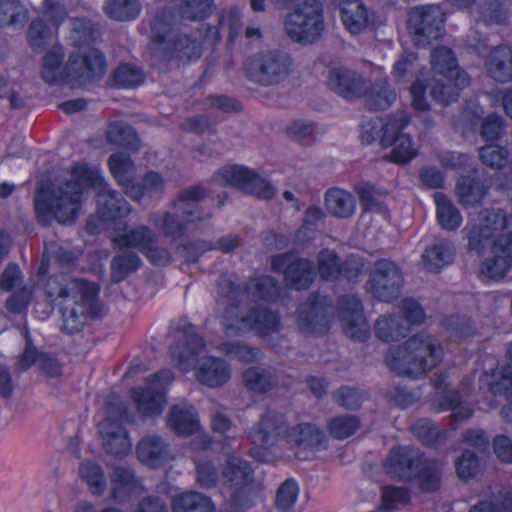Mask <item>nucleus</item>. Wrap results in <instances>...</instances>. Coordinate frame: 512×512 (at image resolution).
<instances>
[{
    "label": "nucleus",
    "instance_id": "obj_61",
    "mask_svg": "<svg viewBox=\"0 0 512 512\" xmlns=\"http://www.w3.org/2000/svg\"><path fill=\"white\" fill-rule=\"evenodd\" d=\"M298 486L293 480H286L278 489L276 505L279 510L287 511L296 502L298 497Z\"/></svg>",
    "mask_w": 512,
    "mask_h": 512
},
{
    "label": "nucleus",
    "instance_id": "obj_50",
    "mask_svg": "<svg viewBox=\"0 0 512 512\" xmlns=\"http://www.w3.org/2000/svg\"><path fill=\"white\" fill-rule=\"evenodd\" d=\"M204 196V189L200 186H193L182 190L179 193L178 199L175 202V208L181 212L189 222L200 221L203 218L195 215V211L187 206L190 203L197 202Z\"/></svg>",
    "mask_w": 512,
    "mask_h": 512
},
{
    "label": "nucleus",
    "instance_id": "obj_3",
    "mask_svg": "<svg viewBox=\"0 0 512 512\" xmlns=\"http://www.w3.org/2000/svg\"><path fill=\"white\" fill-rule=\"evenodd\" d=\"M45 290L50 299H62L61 329L68 334L81 331L89 317L99 318L106 312L99 299L100 288L93 282L54 275Z\"/></svg>",
    "mask_w": 512,
    "mask_h": 512
},
{
    "label": "nucleus",
    "instance_id": "obj_49",
    "mask_svg": "<svg viewBox=\"0 0 512 512\" xmlns=\"http://www.w3.org/2000/svg\"><path fill=\"white\" fill-rule=\"evenodd\" d=\"M27 20L28 11L19 1L0 0V26H22Z\"/></svg>",
    "mask_w": 512,
    "mask_h": 512
},
{
    "label": "nucleus",
    "instance_id": "obj_37",
    "mask_svg": "<svg viewBox=\"0 0 512 512\" xmlns=\"http://www.w3.org/2000/svg\"><path fill=\"white\" fill-rule=\"evenodd\" d=\"M212 500L199 492H185L176 495L172 500L173 512H214Z\"/></svg>",
    "mask_w": 512,
    "mask_h": 512
},
{
    "label": "nucleus",
    "instance_id": "obj_54",
    "mask_svg": "<svg viewBox=\"0 0 512 512\" xmlns=\"http://www.w3.org/2000/svg\"><path fill=\"white\" fill-rule=\"evenodd\" d=\"M194 462L196 466L197 481L201 487H214L218 481L217 471L212 462L207 459L204 453L195 455Z\"/></svg>",
    "mask_w": 512,
    "mask_h": 512
},
{
    "label": "nucleus",
    "instance_id": "obj_46",
    "mask_svg": "<svg viewBox=\"0 0 512 512\" xmlns=\"http://www.w3.org/2000/svg\"><path fill=\"white\" fill-rule=\"evenodd\" d=\"M107 140L130 150L138 149V137L135 130L122 122L111 123L106 132Z\"/></svg>",
    "mask_w": 512,
    "mask_h": 512
},
{
    "label": "nucleus",
    "instance_id": "obj_8",
    "mask_svg": "<svg viewBox=\"0 0 512 512\" xmlns=\"http://www.w3.org/2000/svg\"><path fill=\"white\" fill-rule=\"evenodd\" d=\"M443 358L440 342L429 334L419 333L398 346L390 347L384 357L390 370L399 375L421 378Z\"/></svg>",
    "mask_w": 512,
    "mask_h": 512
},
{
    "label": "nucleus",
    "instance_id": "obj_45",
    "mask_svg": "<svg viewBox=\"0 0 512 512\" xmlns=\"http://www.w3.org/2000/svg\"><path fill=\"white\" fill-rule=\"evenodd\" d=\"M79 473L92 494L101 495L106 490L107 481L103 469L99 464L92 461H85L81 464Z\"/></svg>",
    "mask_w": 512,
    "mask_h": 512
},
{
    "label": "nucleus",
    "instance_id": "obj_22",
    "mask_svg": "<svg viewBox=\"0 0 512 512\" xmlns=\"http://www.w3.org/2000/svg\"><path fill=\"white\" fill-rule=\"evenodd\" d=\"M367 80V77L355 70L334 67L328 72L327 85L338 96L346 100H357L365 94Z\"/></svg>",
    "mask_w": 512,
    "mask_h": 512
},
{
    "label": "nucleus",
    "instance_id": "obj_47",
    "mask_svg": "<svg viewBox=\"0 0 512 512\" xmlns=\"http://www.w3.org/2000/svg\"><path fill=\"white\" fill-rule=\"evenodd\" d=\"M97 31L94 29L90 21L84 19H72L70 22V32L68 39L74 46H78L79 50H86L82 46L89 45L96 39ZM90 47H87L89 49Z\"/></svg>",
    "mask_w": 512,
    "mask_h": 512
},
{
    "label": "nucleus",
    "instance_id": "obj_6",
    "mask_svg": "<svg viewBox=\"0 0 512 512\" xmlns=\"http://www.w3.org/2000/svg\"><path fill=\"white\" fill-rule=\"evenodd\" d=\"M213 9L211 0H185L179 15L170 9L158 12L151 24V38L160 48L178 57H199L195 39L180 33L184 20L197 21L207 18Z\"/></svg>",
    "mask_w": 512,
    "mask_h": 512
},
{
    "label": "nucleus",
    "instance_id": "obj_13",
    "mask_svg": "<svg viewBox=\"0 0 512 512\" xmlns=\"http://www.w3.org/2000/svg\"><path fill=\"white\" fill-rule=\"evenodd\" d=\"M287 35L296 42L312 43L324 31V10L319 0H305L284 21Z\"/></svg>",
    "mask_w": 512,
    "mask_h": 512
},
{
    "label": "nucleus",
    "instance_id": "obj_48",
    "mask_svg": "<svg viewBox=\"0 0 512 512\" xmlns=\"http://www.w3.org/2000/svg\"><path fill=\"white\" fill-rule=\"evenodd\" d=\"M317 269L320 277L326 281H335L341 274V263L338 255L329 249H323L317 256Z\"/></svg>",
    "mask_w": 512,
    "mask_h": 512
},
{
    "label": "nucleus",
    "instance_id": "obj_5",
    "mask_svg": "<svg viewBox=\"0 0 512 512\" xmlns=\"http://www.w3.org/2000/svg\"><path fill=\"white\" fill-rule=\"evenodd\" d=\"M64 47L56 43L43 56L40 76L50 85L81 86L100 79L106 68L104 55L96 48L78 50L65 61Z\"/></svg>",
    "mask_w": 512,
    "mask_h": 512
},
{
    "label": "nucleus",
    "instance_id": "obj_30",
    "mask_svg": "<svg viewBox=\"0 0 512 512\" xmlns=\"http://www.w3.org/2000/svg\"><path fill=\"white\" fill-rule=\"evenodd\" d=\"M507 353L510 361L508 367L491 373H484L481 377V383L486 385L494 396H504L507 402L510 403L512 400V342L508 346Z\"/></svg>",
    "mask_w": 512,
    "mask_h": 512
},
{
    "label": "nucleus",
    "instance_id": "obj_28",
    "mask_svg": "<svg viewBox=\"0 0 512 512\" xmlns=\"http://www.w3.org/2000/svg\"><path fill=\"white\" fill-rule=\"evenodd\" d=\"M490 78L500 83L512 81V47L499 45L490 51L485 60Z\"/></svg>",
    "mask_w": 512,
    "mask_h": 512
},
{
    "label": "nucleus",
    "instance_id": "obj_42",
    "mask_svg": "<svg viewBox=\"0 0 512 512\" xmlns=\"http://www.w3.org/2000/svg\"><path fill=\"white\" fill-rule=\"evenodd\" d=\"M440 410H451L452 419L456 423H460L472 416L473 409L466 402L460 400L457 391H444L438 399Z\"/></svg>",
    "mask_w": 512,
    "mask_h": 512
},
{
    "label": "nucleus",
    "instance_id": "obj_11",
    "mask_svg": "<svg viewBox=\"0 0 512 512\" xmlns=\"http://www.w3.org/2000/svg\"><path fill=\"white\" fill-rule=\"evenodd\" d=\"M292 59L280 50H263L249 56L244 75L252 83L268 87L284 81L292 72Z\"/></svg>",
    "mask_w": 512,
    "mask_h": 512
},
{
    "label": "nucleus",
    "instance_id": "obj_10",
    "mask_svg": "<svg viewBox=\"0 0 512 512\" xmlns=\"http://www.w3.org/2000/svg\"><path fill=\"white\" fill-rule=\"evenodd\" d=\"M389 473L403 480L416 478L424 491H434L439 488L441 472L439 465L425 459L423 455L409 448L392 449L387 459Z\"/></svg>",
    "mask_w": 512,
    "mask_h": 512
},
{
    "label": "nucleus",
    "instance_id": "obj_29",
    "mask_svg": "<svg viewBox=\"0 0 512 512\" xmlns=\"http://www.w3.org/2000/svg\"><path fill=\"white\" fill-rule=\"evenodd\" d=\"M136 452L139 460L150 467H157L170 457L168 444L157 435L143 437Z\"/></svg>",
    "mask_w": 512,
    "mask_h": 512
},
{
    "label": "nucleus",
    "instance_id": "obj_1",
    "mask_svg": "<svg viewBox=\"0 0 512 512\" xmlns=\"http://www.w3.org/2000/svg\"><path fill=\"white\" fill-rule=\"evenodd\" d=\"M510 226L512 214L501 208H485L470 219L464 229L469 250L483 254L490 248L491 256L481 266V274L489 279L504 277L512 265V233L494 239L498 231Z\"/></svg>",
    "mask_w": 512,
    "mask_h": 512
},
{
    "label": "nucleus",
    "instance_id": "obj_17",
    "mask_svg": "<svg viewBox=\"0 0 512 512\" xmlns=\"http://www.w3.org/2000/svg\"><path fill=\"white\" fill-rule=\"evenodd\" d=\"M279 317L266 308L252 307L249 314L243 315V309L238 307L226 309V330H254L261 336H268L279 331Z\"/></svg>",
    "mask_w": 512,
    "mask_h": 512
},
{
    "label": "nucleus",
    "instance_id": "obj_56",
    "mask_svg": "<svg viewBox=\"0 0 512 512\" xmlns=\"http://www.w3.org/2000/svg\"><path fill=\"white\" fill-rule=\"evenodd\" d=\"M479 156L483 164L493 169L503 168L508 160L509 151L507 148L499 145H486L479 151Z\"/></svg>",
    "mask_w": 512,
    "mask_h": 512
},
{
    "label": "nucleus",
    "instance_id": "obj_39",
    "mask_svg": "<svg viewBox=\"0 0 512 512\" xmlns=\"http://www.w3.org/2000/svg\"><path fill=\"white\" fill-rule=\"evenodd\" d=\"M437 220L440 226L448 231L458 229L463 221L458 208L444 194L436 192L434 195Z\"/></svg>",
    "mask_w": 512,
    "mask_h": 512
},
{
    "label": "nucleus",
    "instance_id": "obj_35",
    "mask_svg": "<svg viewBox=\"0 0 512 512\" xmlns=\"http://www.w3.org/2000/svg\"><path fill=\"white\" fill-rule=\"evenodd\" d=\"M111 483L112 497L119 502L125 501L128 496L136 493L140 488L139 482L133 472L124 466L114 468Z\"/></svg>",
    "mask_w": 512,
    "mask_h": 512
},
{
    "label": "nucleus",
    "instance_id": "obj_23",
    "mask_svg": "<svg viewBox=\"0 0 512 512\" xmlns=\"http://www.w3.org/2000/svg\"><path fill=\"white\" fill-rule=\"evenodd\" d=\"M107 417L99 424V433L102 438L105 451L116 457H124L131 450V441L121 421L125 418L126 411L120 408V417L114 419L112 411L108 410Z\"/></svg>",
    "mask_w": 512,
    "mask_h": 512
},
{
    "label": "nucleus",
    "instance_id": "obj_34",
    "mask_svg": "<svg viewBox=\"0 0 512 512\" xmlns=\"http://www.w3.org/2000/svg\"><path fill=\"white\" fill-rule=\"evenodd\" d=\"M325 207L335 217L349 218L355 212L356 201L349 192L332 188L325 194Z\"/></svg>",
    "mask_w": 512,
    "mask_h": 512
},
{
    "label": "nucleus",
    "instance_id": "obj_64",
    "mask_svg": "<svg viewBox=\"0 0 512 512\" xmlns=\"http://www.w3.org/2000/svg\"><path fill=\"white\" fill-rule=\"evenodd\" d=\"M417 55L413 52H403L394 63L392 75L397 82L405 79L407 74L417 67Z\"/></svg>",
    "mask_w": 512,
    "mask_h": 512
},
{
    "label": "nucleus",
    "instance_id": "obj_59",
    "mask_svg": "<svg viewBox=\"0 0 512 512\" xmlns=\"http://www.w3.org/2000/svg\"><path fill=\"white\" fill-rule=\"evenodd\" d=\"M246 386L253 391L264 392L272 386L271 376L263 369L252 367L243 374Z\"/></svg>",
    "mask_w": 512,
    "mask_h": 512
},
{
    "label": "nucleus",
    "instance_id": "obj_19",
    "mask_svg": "<svg viewBox=\"0 0 512 512\" xmlns=\"http://www.w3.org/2000/svg\"><path fill=\"white\" fill-rule=\"evenodd\" d=\"M402 285V273L394 262L386 259L375 262L368 281V289L374 297L391 302L399 297Z\"/></svg>",
    "mask_w": 512,
    "mask_h": 512
},
{
    "label": "nucleus",
    "instance_id": "obj_32",
    "mask_svg": "<svg viewBox=\"0 0 512 512\" xmlns=\"http://www.w3.org/2000/svg\"><path fill=\"white\" fill-rule=\"evenodd\" d=\"M490 187L491 184H485L478 178L462 177L457 183L456 194L464 207H475L482 204Z\"/></svg>",
    "mask_w": 512,
    "mask_h": 512
},
{
    "label": "nucleus",
    "instance_id": "obj_26",
    "mask_svg": "<svg viewBox=\"0 0 512 512\" xmlns=\"http://www.w3.org/2000/svg\"><path fill=\"white\" fill-rule=\"evenodd\" d=\"M361 99H364L366 105L373 110H385L396 101L397 94L382 67L371 65L366 92Z\"/></svg>",
    "mask_w": 512,
    "mask_h": 512
},
{
    "label": "nucleus",
    "instance_id": "obj_20",
    "mask_svg": "<svg viewBox=\"0 0 512 512\" xmlns=\"http://www.w3.org/2000/svg\"><path fill=\"white\" fill-rule=\"evenodd\" d=\"M271 268L284 275L286 284L294 289H307L314 282L316 272L313 263L308 259L297 257L293 253L273 256Z\"/></svg>",
    "mask_w": 512,
    "mask_h": 512
},
{
    "label": "nucleus",
    "instance_id": "obj_31",
    "mask_svg": "<svg viewBox=\"0 0 512 512\" xmlns=\"http://www.w3.org/2000/svg\"><path fill=\"white\" fill-rule=\"evenodd\" d=\"M454 254V247L449 240L436 239L422 254L423 267L428 271L438 272L453 262Z\"/></svg>",
    "mask_w": 512,
    "mask_h": 512
},
{
    "label": "nucleus",
    "instance_id": "obj_4",
    "mask_svg": "<svg viewBox=\"0 0 512 512\" xmlns=\"http://www.w3.org/2000/svg\"><path fill=\"white\" fill-rule=\"evenodd\" d=\"M252 443L267 449H298L293 456L300 458V451H319L326 448V437L315 425L301 423L288 425L284 416L276 412H267L249 431Z\"/></svg>",
    "mask_w": 512,
    "mask_h": 512
},
{
    "label": "nucleus",
    "instance_id": "obj_58",
    "mask_svg": "<svg viewBox=\"0 0 512 512\" xmlns=\"http://www.w3.org/2000/svg\"><path fill=\"white\" fill-rule=\"evenodd\" d=\"M143 80L144 76L141 70L133 65H121L114 72V82L119 87L138 86Z\"/></svg>",
    "mask_w": 512,
    "mask_h": 512
},
{
    "label": "nucleus",
    "instance_id": "obj_25",
    "mask_svg": "<svg viewBox=\"0 0 512 512\" xmlns=\"http://www.w3.org/2000/svg\"><path fill=\"white\" fill-rule=\"evenodd\" d=\"M329 307L324 299L313 296L302 303L296 314L298 329L305 335H316L326 332L329 328Z\"/></svg>",
    "mask_w": 512,
    "mask_h": 512
},
{
    "label": "nucleus",
    "instance_id": "obj_63",
    "mask_svg": "<svg viewBox=\"0 0 512 512\" xmlns=\"http://www.w3.org/2000/svg\"><path fill=\"white\" fill-rule=\"evenodd\" d=\"M383 504L379 511H391L396 505L404 504L409 500V493L406 489L399 487H385L382 492Z\"/></svg>",
    "mask_w": 512,
    "mask_h": 512
},
{
    "label": "nucleus",
    "instance_id": "obj_14",
    "mask_svg": "<svg viewBox=\"0 0 512 512\" xmlns=\"http://www.w3.org/2000/svg\"><path fill=\"white\" fill-rule=\"evenodd\" d=\"M112 243L119 249H135L142 253L147 260L159 266H165L172 261L171 254L157 245V234L146 225L123 227L115 231Z\"/></svg>",
    "mask_w": 512,
    "mask_h": 512
},
{
    "label": "nucleus",
    "instance_id": "obj_18",
    "mask_svg": "<svg viewBox=\"0 0 512 512\" xmlns=\"http://www.w3.org/2000/svg\"><path fill=\"white\" fill-rule=\"evenodd\" d=\"M444 13L437 5L418 6L409 13L408 27L414 41L419 46H426L442 34Z\"/></svg>",
    "mask_w": 512,
    "mask_h": 512
},
{
    "label": "nucleus",
    "instance_id": "obj_33",
    "mask_svg": "<svg viewBox=\"0 0 512 512\" xmlns=\"http://www.w3.org/2000/svg\"><path fill=\"white\" fill-rule=\"evenodd\" d=\"M108 166L117 184L128 195V190L135 184L136 168L132 159L126 153H114L108 159Z\"/></svg>",
    "mask_w": 512,
    "mask_h": 512
},
{
    "label": "nucleus",
    "instance_id": "obj_43",
    "mask_svg": "<svg viewBox=\"0 0 512 512\" xmlns=\"http://www.w3.org/2000/svg\"><path fill=\"white\" fill-rule=\"evenodd\" d=\"M104 10L113 20L130 21L139 15L141 4L138 0H106Z\"/></svg>",
    "mask_w": 512,
    "mask_h": 512
},
{
    "label": "nucleus",
    "instance_id": "obj_60",
    "mask_svg": "<svg viewBox=\"0 0 512 512\" xmlns=\"http://www.w3.org/2000/svg\"><path fill=\"white\" fill-rule=\"evenodd\" d=\"M412 433L425 444H435L442 437V432L429 419H420L412 427Z\"/></svg>",
    "mask_w": 512,
    "mask_h": 512
},
{
    "label": "nucleus",
    "instance_id": "obj_52",
    "mask_svg": "<svg viewBox=\"0 0 512 512\" xmlns=\"http://www.w3.org/2000/svg\"><path fill=\"white\" fill-rule=\"evenodd\" d=\"M156 226H158L163 234L172 239L181 237L185 231L187 218L182 214H173L171 212H164L161 216L154 220Z\"/></svg>",
    "mask_w": 512,
    "mask_h": 512
},
{
    "label": "nucleus",
    "instance_id": "obj_15",
    "mask_svg": "<svg viewBox=\"0 0 512 512\" xmlns=\"http://www.w3.org/2000/svg\"><path fill=\"white\" fill-rule=\"evenodd\" d=\"M79 172L90 182L91 188L96 192L98 213L104 220L123 218L131 212L129 203L118 191L110 187L98 166L96 168L78 167L75 173Z\"/></svg>",
    "mask_w": 512,
    "mask_h": 512
},
{
    "label": "nucleus",
    "instance_id": "obj_62",
    "mask_svg": "<svg viewBox=\"0 0 512 512\" xmlns=\"http://www.w3.org/2000/svg\"><path fill=\"white\" fill-rule=\"evenodd\" d=\"M244 191L262 199H271L275 194L273 186L255 172L252 173Z\"/></svg>",
    "mask_w": 512,
    "mask_h": 512
},
{
    "label": "nucleus",
    "instance_id": "obj_24",
    "mask_svg": "<svg viewBox=\"0 0 512 512\" xmlns=\"http://www.w3.org/2000/svg\"><path fill=\"white\" fill-rule=\"evenodd\" d=\"M338 309L344 333L356 341L367 340L370 327L362 313L360 300L355 296H342Z\"/></svg>",
    "mask_w": 512,
    "mask_h": 512
},
{
    "label": "nucleus",
    "instance_id": "obj_12",
    "mask_svg": "<svg viewBox=\"0 0 512 512\" xmlns=\"http://www.w3.org/2000/svg\"><path fill=\"white\" fill-rule=\"evenodd\" d=\"M258 492L250 465L235 455L226 458V495L229 505L235 511H242L252 506Z\"/></svg>",
    "mask_w": 512,
    "mask_h": 512
},
{
    "label": "nucleus",
    "instance_id": "obj_41",
    "mask_svg": "<svg viewBox=\"0 0 512 512\" xmlns=\"http://www.w3.org/2000/svg\"><path fill=\"white\" fill-rule=\"evenodd\" d=\"M166 182L161 174L155 171H148L139 184H134L128 190V196L133 200H140L145 195L154 196L163 193Z\"/></svg>",
    "mask_w": 512,
    "mask_h": 512
},
{
    "label": "nucleus",
    "instance_id": "obj_57",
    "mask_svg": "<svg viewBox=\"0 0 512 512\" xmlns=\"http://www.w3.org/2000/svg\"><path fill=\"white\" fill-rule=\"evenodd\" d=\"M395 117H389L385 120L381 118H374L365 120L361 124L360 139L364 144H371L372 142L379 140L382 135L385 134V130L388 126V121Z\"/></svg>",
    "mask_w": 512,
    "mask_h": 512
},
{
    "label": "nucleus",
    "instance_id": "obj_53",
    "mask_svg": "<svg viewBox=\"0 0 512 512\" xmlns=\"http://www.w3.org/2000/svg\"><path fill=\"white\" fill-rule=\"evenodd\" d=\"M51 39L52 32L42 18H36L30 23L27 41L32 50H43Z\"/></svg>",
    "mask_w": 512,
    "mask_h": 512
},
{
    "label": "nucleus",
    "instance_id": "obj_36",
    "mask_svg": "<svg viewBox=\"0 0 512 512\" xmlns=\"http://www.w3.org/2000/svg\"><path fill=\"white\" fill-rule=\"evenodd\" d=\"M168 423L179 435H191L199 428V422L193 407L187 405L173 406Z\"/></svg>",
    "mask_w": 512,
    "mask_h": 512
},
{
    "label": "nucleus",
    "instance_id": "obj_44",
    "mask_svg": "<svg viewBox=\"0 0 512 512\" xmlns=\"http://www.w3.org/2000/svg\"><path fill=\"white\" fill-rule=\"evenodd\" d=\"M142 261L135 253H123L115 256L110 265V276L114 283L123 281L130 273L135 272L141 266Z\"/></svg>",
    "mask_w": 512,
    "mask_h": 512
},
{
    "label": "nucleus",
    "instance_id": "obj_27",
    "mask_svg": "<svg viewBox=\"0 0 512 512\" xmlns=\"http://www.w3.org/2000/svg\"><path fill=\"white\" fill-rule=\"evenodd\" d=\"M340 19L352 35L365 33L374 25L373 13L362 0H339Z\"/></svg>",
    "mask_w": 512,
    "mask_h": 512
},
{
    "label": "nucleus",
    "instance_id": "obj_51",
    "mask_svg": "<svg viewBox=\"0 0 512 512\" xmlns=\"http://www.w3.org/2000/svg\"><path fill=\"white\" fill-rule=\"evenodd\" d=\"M360 421L354 415H340L331 418L328 422L330 435L338 440L346 439L353 435L359 428Z\"/></svg>",
    "mask_w": 512,
    "mask_h": 512
},
{
    "label": "nucleus",
    "instance_id": "obj_2",
    "mask_svg": "<svg viewBox=\"0 0 512 512\" xmlns=\"http://www.w3.org/2000/svg\"><path fill=\"white\" fill-rule=\"evenodd\" d=\"M78 167L96 168L86 162H77L65 176L54 183L42 182L39 184L34 206L36 216L42 224H48L54 217L61 224H72L81 211L83 195L87 188H91L90 182L75 173Z\"/></svg>",
    "mask_w": 512,
    "mask_h": 512
},
{
    "label": "nucleus",
    "instance_id": "obj_16",
    "mask_svg": "<svg viewBox=\"0 0 512 512\" xmlns=\"http://www.w3.org/2000/svg\"><path fill=\"white\" fill-rule=\"evenodd\" d=\"M173 379L172 372L164 369L149 376L144 388L137 387L131 390V397L142 416L152 417L162 413L166 404V390Z\"/></svg>",
    "mask_w": 512,
    "mask_h": 512
},
{
    "label": "nucleus",
    "instance_id": "obj_40",
    "mask_svg": "<svg viewBox=\"0 0 512 512\" xmlns=\"http://www.w3.org/2000/svg\"><path fill=\"white\" fill-rule=\"evenodd\" d=\"M407 330L401 319L393 315H382L374 324L375 335L383 342L397 341L405 336Z\"/></svg>",
    "mask_w": 512,
    "mask_h": 512
},
{
    "label": "nucleus",
    "instance_id": "obj_38",
    "mask_svg": "<svg viewBox=\"0 0 512 512\" xmlns=\"http://www.w3.org/2000/svg\"><path fill=\"white\" fill-rule=\"evenodd\" d=\"M280 285L271 276H261L256 278L250 287L244 289L243 295L252 302L258 301L270 302L279 297Z\"/></svg>",
    "mask_w": 512,
    "mask_h": 512
},
{
    "label": "nucleus",
    "instance_id": "obj_9",
    "mask_svg": "<svg viewBox=\"0 0 512 512\" xmlns=\"http://www.w3.org/2000/svg\"><path fill=\"white\" fill-rule=\"evenodd\" d=\"M434 71L431 95L442 104L457 100L460 90L469 85V76L462 70L451 49L438 47L431 53Z\"/></svg>",
    "mask_w": 512,
    "mask_h": 512
},
{
    "label": "nucleus",
    "instance_id": "obj_7",
    "mask_svg": "<svg viewBox=\"0 0 512 512\" xmlns=\"http://www.w3.org/2000/svg\"><path fill=\"white\" fill-rule=\"evenodd\" d=\"M171 355L183 370H195L197 380L208 387H217L224 379V343H206L196 334H186L183 347H173Z\"/></svg>",
    "mask_w": 512,
    "mask_h": 512
},
{
    "label": "nucleus",
    "instance_id": "obj_21",
    "mask_svg": "<svg viewBox=\"0 0 512 512\" xmlns=\"http://www.w3.org/2000/svg\"><path fill=\"white\" fill-rule=\"evenodd\" d=\"M405 126L404 117L389 120L385 134L380 138V145L383 148H392L389 160L398 164L410 161L416 154L409 134L404 132Z\"/></svg>",
    "mask_w": 512,
    "mask_h": 512
},
{
    "label": "nucleus",
    "instance_id": "obj_55",
    "mask_svg": "<svg viewBox=\"0 0 512 512\" xmlns=\"http://www.w3.org/2000/svg\"><path fill=\"white\" fill-rule=\"evenodd\" d=\"M433 83H428V79L421 74L410 87L411 105L415 110L427 111L430 109V102L426 93L427 88L431 89ZM430 96L437 101L431 94Z\"/></svg>",
    "mask_w": 512,
    "mask_h": 512
}]
</instances>
